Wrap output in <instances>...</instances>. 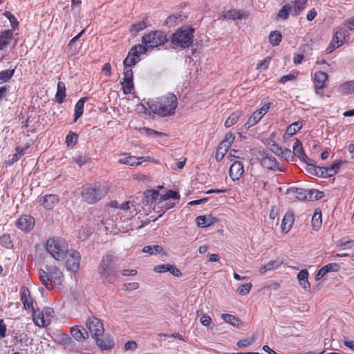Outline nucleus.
Returning a JSON list of instances; mask_svg holds the SVG:
<instances>
[{"label":"nucleus","mask_w":354,"mask_h":354,"mask_svg":"<svg viewBox=\"0 0 354 354\" xmlns=\"http://www.w3.org/2000/svg\"><path fill=\"white\" fill-rule=\"evenodd\" d=\"M147 104L153 113L167 117L175 113L178 106V99L174 93H168L156 100H149Z\"/></svg>","instance_id":"f257e3e1"},{"label":"nucleus","mask_w":354,"mask_h":354,"mask_svg":"<svg viewBox=\"0 0 354 354\" xmlns=\"http://www.w3.org/2000/svg\"><path fill=\"white\" fill-rule=\"evenodd\" d=\"M86 327L88 330V333L95 339L97 345L102 350H109L114 346V342L112 339L106 338L102 339L101 337L104 335V326L102 322L94 317L88 318L86 321Z\"/></svg>","instance_id":"f03ea898"},{"label":"nucleus","mask_w":354,"mask_h":354,"mask_svg":"<svg viewBox=\"0 0 354 354\" xmlns=\"http://www.w3.org/2000/svg\"><path fill=\"white\" fill-rule=\"evenodd\" d=\"M117 260V257L111 252L102 257L98 268V274L104 284H112L116 281L117 272L114 265Z\"/></svg>","instance_id":"7ed1b4c3"},{"label":"nucleus","mask_w":354,"mask_h":354,"mask_svg":"<svg viewBox=\"0 0 354 354\" xmlns=\"http://www.w3.org/2000/svg\"><path fill=\"white\" fill-rule=\"evenodd\" d=\"M39 279L46 289L52 290L54 285H59L64 279L62 272L55 266H45L38 270Z\"/></svg>","instance_id":"20e7f679"},{"label":"nucleus","mask_w":354,"mask_h":354,"mask_svg":"<svg viewBox=\"0 0 354 354\" xmlns=\"http://www.w3.org/2000/svg\"><path fill=\"white\" fill-rule=\"evenodd\" d=\"M81 197L88 204H95L107 194L105 186L99 183H88L82 187Z\"/></svg>","instance_id":"39448f33"},{"label":"nucleus","mask_w":354,"mask_h":354,"mask_svg":"<svg viewBox=\"0 0 354 354\" xmlns=\"http://www.w3.org/2000/svg\"><path fill=\"white\" fill-rule=\"evenodd\" d=\"M194 29L185 26L178 28L174 32L171 37V41L176 47L185 49L189 48L194 41Z\"/></svg>","instance_id":"423d86ee"},{"label":"nucleus","mask_w":354,"mask_h":354,"mask_svg":"<svg viewBox=\"0 0 354 354\" xmlns=\"http://www.w3.org/2000/svg\"><path fill=\"white\" fill-rule=\"evenodd\" d=\"M46 249L55 259L62 261L66 257L68 245L65 240L53 237L47 240Z\"/></svg>","instance_id":"0eeeda50"},{"label":"nucleus","mask_w":354,"mask_h":354,"mask_svg":"<svg viewBox=\"0 0 354 354\" xmlns=\"http://www.w3.org/2000/svg\"><path fill=\"white\" fill-rule=\"evenodd\" d=\"M168 41L165 32L160 30H153L145 34L142 37V46L146 48H157L165 44Z\"/></svg>","instance_id":"6e6552de"},{"label":"nucleus","mask_w":354,"mask_h":354,"mask_svg":"<svg viewBox=\"0 0 354 354\" xmlns=\"http://www.w3.org/2000/svg\"><path fill=\"white\" fill-rule=\"evenodd\" d=\"M32 319L35 324L39 327L48 326L54 316V310L51 308L46 307L40 309H35L32 311Z\"/></svg>","instance_id":"1a4fd4ad"},{"label":"nucleus","mask_w":354,"mask_h":354,"mask_svg":"<svg viewBox=\"0 0 354 354\" xmlns=\"http://www.w3.org/2000/svg\"><path fill=\"white\" fill-rule=\"evenodd\" d=\"M147 49L142 44L133 46L129 52L127 57L123 61L124 68L135 65L140 61V55L146 53Z\"/></svg>","instance_id":"9d476101"},{"label":"nucleus","mask_w":354,"mask_h":354,"mask_svg":"<svg viewBox=\"0 0 354 354\" xmlns=\"http://www.w3.org/2000/svg\"><path fill=\"white\" fill-rule=\"evenodd\" d=\"M259 158L261 160V165L268 169L278 171H284L276 158L272 155L268 154L266 151H259Z\"/></svg>","instance_id":"9b49d317"},{"label":"nucleus","mask_w":354,"mask_h":354,"mask_svg":"<svg viewBox=\"0 0 354 354\" xmlns=\"http://www.w3.org/2000/svg\"><path fill=\"white\" fill-rule=\"evenodd\" d=\"M270 107V103H268L264 104L259 110L254 111L248 118L245 124V127L246 128H250L258 123L263 116L268 113Z\"/></svg>","instance_id":"f8f14e48"},{"label":"nucleus","mask_w":354,"mask_h":354,"mask_svg":"<svg viewBox=\"0 0 354 354\" xmlns=\"http://www.w3.org/2000/svg\"><path fill=\"white\" fill-rule=\"evenodd\" d=\"M80 259L81 255L77 251H71L66 261L67 269L74 272H77L80 268Z\"/></svg>","instance_id":"ddd939ff"},{"label":"nucleus","mask_w":354,"mask_h":354,"mask_svg":"<svg viewBox=\"0 0 354 354\" xmlns=\"http://www.w3.org/2000/svg\"><path fill=\"white\" fill-rule=\"evenodd\" d=\"M16 226L24 232L31 231L35 226V218L30 215L21 216L15 223Z\"/></svg>","instance_id":"4468645a"},{"label":"nucleus","mask_w":354,"mask_h":354,"mask_svg":"<svg viewBox=\"0 0 354 354\" xmlns=\"http://www.w3.org/2000/svg\"><path fill=\"white\" fill-rule=\"evenodd\" d=\"M125 156L124 158H121L118 160V162L120 164H125L129 166H138L142 164V162L149 160L150 157L149 156H142V157H136L130 156L128 153H124Z\"/></svg>","instance_id":"2eb2a0df"},{"label":"nucleus","mask_w":354,"mask_h":354,"mask_svg":"<svg viewBox=\"0 0 354 354\" xmlns=\"http://www.w3.org/2000/svg\"><path fill=\"white\" fill-rule=\"evenodd\" d=\"M328 79L326 73L317 71L314 75V84L316 88V93L323 96L322 89L325 87V83Z\"/></svg>","instance_id":"dca6fc26"},{"label":"nucleus","mask_w":354,"mask_h":354,"mask_svg":"<svg viewBox=\"0 0 354 354\" xmlns=\"http://www.w3.org/2000/svg\"><path fill=\"white\" fill-rule=\"evenodd\" d=\"M58 196L53 194H46L39 198V203L46 209H52L58 203Z\"/></svg>","instance_id":"f3484780"},{"label":"nucleus","mask_w":354,"mask_h":354,"mask_svg":"<svg viewBox=\"0 0 354 354\" xmlns=\"http://www.w3.org/2000/svg\"><path fill=\"white\" fill-rule=\"evenodd\" d=\"M21 301L24 305V308L26 310H30L33 311L35 310L34 308V301L32 297L30 296V293L29 290L23 287L21 290Z\"/></svg>","instance_id":"a211bd4d"},{"label":"nucleus","mask_w":354,"mask_h":354,"mask_svg":"<svg viewBox=\"0 0 354 354\" xmlns=\"http://www.w3.org/2000/svg\"><path fill=\"white\" fill-rule=\"evenodd\" d=\"M243 172V164L241 161H235L230 168L229 175L232 180L235 181L242 176Z\"/></svg>","instance_id":"6ab92c4d"},{"label":"nucleus","mask_w":354,"mask_h":354,"mask_svg":"<svg viewBox=\"0 0 354 354\" xmlns=\"http://www.w3.org/2000/svg\"><path fill=\"white\" fill-rule=\"evenodd\" d=\"M340 164L341 163L338 162H335L329 167H319L318 169L319 171V176L322 178H328L335 175L339 172Z\"/></svg>","instance_id":"aec40b11"},{"label":"nucleus","mask_w":354,"mask_h":354,"mask_svg":"<svg viewBox=\"0 0 354 354\" xmlns=\"http://www.w3.org/2000/svg\"><path fill=\"white\" fill-rule=\"evenodd\" d=\"M153 271L157 273L169 272L171 274L176 277H180L182 274L180 270L176 268L174 265L169 263L156 266L153 268Z\"/></svg>","instance_id":"412c9836"},{"label":"nucleus","mask_w":354,"mask_h":354,"mask_svg":"<svg viewBox=\"0 0 354 354\" xmlns=\"http://www.w3.org/2000/svg\"><path fill=\"white\" fill-rule=\"evenodd\" d=\"M288 4L291 7L292 15L296 17L306 8L307 0H292Z\"/></svg>","instance_id":"4be33fe9"},{"label":"nucleus","mask_w":354,"mask_h":354,"mask_svg":"<svg viewBox=\"0 0 354 354\" xmlns=\"http://www.w3.org/2000/svg\"><path fill=\"white\" fill-rule=\"evenodd\" d=\"M287 194L299 201H307V189L299 187H290L287 190Z\"/></svg>","instance_id":"5701e85b"},{"label":"nucleus","mask_w":354,"mask_h":354,"mask_svg":"<svg viewBox=\"0 0 354 354\" xmlns=\"http://www.w3.org/2000/svg\"><path fill=\"white\" fill-rule=\"evenodd\" d=\"M292 153L295 156H297L301 161L307 163V160H309V158L304 151L301 142L298 139L295 140L292 146Z\"/></svg>","instance_id":"b1692460"},{"label":"nucleus","mask_w":354,"mask_h":354,"mask_svg":"<svg viewBox=\"0 0 354 354\" xmlns=\"http://www.w3.org/2000/svg\"><path fill=\"white\" fill-rule=\"evenodd\" d=\"M71 335L77 341H82L88 337V331L84 327L77 326L71 328Z\"/></svg>","instance_id":"393cba45"},{"label":"nucleus","mask_w":354,"mask_h":354,"mask_svg":"<svg viewBox=\"0 0 354 354\" xmlns=\"http://www.w3.org/2000/svg\"><path fill=\"white\" fill-rule=\"evenodd\" d=\"M294 223V215L292 213L287 212L282 220L281 227L282 232L287 233L291 229Z\"/></svg>","instance_id":"a878e982"},{"label":"nucleus","mask_w":354,"mask_h":354,"mask_svg":"<svg viewBox=\"0 0 354 354\" xmlns=\"http://www.w3.org/2000/svg\"><path fill=\"white\" fill-rule=\"evenodd\" d=\"M282 263L280 259L270 261L267 264L262 266L259 272L261 274H264L266 272L278 269Z\"/></svg>","instance_id":"bb28decb"},{"label":"nucleus","mask_w":354,"mask_h":354,"mask_svg":"<svg viewBox=\"0 0 354 354\" xmlns=\"http://www.w3.org/2000/svg\"><path fill=\"white\" fill-rule=\"evenodd\" d=\"M13 37L12 30H6L0 32V50L7 46Z\"/></svg>","instance_id":"cd10ccee"},{"label":"nucleus","mask_w":354,"mask_h":354,"mask_svg":"<svg viewBox=\"0 0 354 354\" xmlns=\"http://www.w3.org/2000/svg\"><path fill=\"white\" fill-rule=\"evenodd\" d=\"M216 218L211 216H207L205 215H200L196 217V222L197 225L200 227H207L216 222Z\"/></svg>","instance_id":"c85d7f7f"},{"label":"nucleus","mask_w":354,"mask_h":354,"mask_svg":"<svg viewBox=\"0 0 354 354\" xmlns=\"http://www.w3.org/2000/svg\"><path fill=\"white\" fill-rule=\"evenodd\" d=\"M88 97H84L80 99L75 104V113H74V122H77V120L81 117L84 112V103L87 101Z\"/></svg>","instance_id":"c756f323"},{"label":"nucleus","mask_w":354,"mask_h":354,"mask_svg":"<svg viewBox=\"0 0 354 354\" xmlns=\"http://www.w3.org/2000/svg\"><path fill=\"white\" fill-rule=\"evenodd\" d=\"M297 279L299 281V283L300 286H302V288L306 290H308L310 289V285L308 280V272L307 270H301L298 274H297Z\"/></svg>","instance_id":"7c9ffc66"},{"label":"nucleus","mask_w":354,"mask_h":354,"mask_svg":"<svg viewBox=\"0 0 354 354\" xmlns=\"http://www.w3.org/2000/svg\"><path fill=\"white\" fill-rule=\"evenodd\" d=\"M66 96V94L65 84L62 82H59L57 83V93L55 95L56 101L59 104H62L64 102Z\"/></svg>","instance_id":"2f4dec72"},{"label":"nucleus","mask_w":354,"mask_h":354,"mask_svg":"<svg viewBox=\"0 0 354 354\" xmlns=\"http://www.w3.org/2000/svg\"><path fill=\"white\" fill-rule=\"evenodd\" d=\"M186 16L181 13H175L169 15L165 21V24L169 27L176 25L179 21H183Z\"/></svg>","instance_id":"473e14b6"},{"label":"nucleus","mask_w":354,"mask_h":354,"mask_svg":"<svg viewBox=\"0 0 354 354\" xmlns=\"http://www.w3.org/2000/svg\"><path fill=\"white\" fill-rule=\"evenodd\" d=\"M221 317L225 322L230 324L236 328H241L243 326L242 322L233 315L223 314Z\"/></svg>","instance_id":"72a5a7b5"},{"label":"nucleus","mask_w":354,"mask_h":354,"mask_svg":"<svg viewBox=\"0 0 354 354\" xmlns=\"http://www.w3.org/2000/svg\"><path fill=\"white\" fill-rule=\"evenodd\" d=\"M144 203L146 204H151L159 196L158 191L156 189H148L143 194Z\"/></svg>","instance_id":"f704fd0d"},{"label":"nucleus","mask_w":354,"mask_h":354,"mask_svg":"<svg viewBox=\"0 0 354 354\" xmlns=\"http://www.w3.org/2000/svg\"><path fill=\"white\" fill-rule=\"evenodd\" d=\"M243 12L237 10H230L223 14V17L227 19H241L243 18Z\"/></svg>","instance_id":"c9c22d12"},{"label":"nucleus","mask_w":354,"mask_h":354,"mask_svg":"<svg viewBox=\"0 0 354 354\" xmlns=\"http://www.w3.org/2000/svg\"><path fill=\"white\" fill-rule=\"evenodd\" d=\"M242 115V112L241 111H234L226 120L225 122V126L227 128L232 127L235 124Z\"/></svg>","instance_id":"e433bc0d"},{"label":"nucleus","mask_w":354,"mask_h":354,"mask_svg":"<svg viewBox=\"0 0 354 354\" xmlns=\"http://www.w3.org/2000/svg\"><path fill=\"white\" fill-rule=\"evenodd\" d=\"M312 227L314 230H319L322 223V213L320 211H315L312 218Z\"/></svg>","instance_id":"4c0bfd02"},{"label":"nucleus","mask_w":354,"mask_h":354,"mask_svg":"<svg viewBox=\"0 0 354 354\" xmlns=\"http://www.w3.org/2000/svg\"><path fill=\"white\" fill-rule=\"evenodd\" d=\"M342 92L345 95L354 93V80L346 81L339 86Z\"/></svg>","instance_id":"58836bf2"},{"label":"nucleus","mask_w":354,"mask_h":354,"mask_svg":"<svg viewBox=\"0 0 354 354\" xmlns=\"http://www.w3.org/2000/svg\"><path fill=\"white\" fill-rule=\"evenodd\" d=\"M290 15H292L291 7L288 3H286L279 10L277 14V19L286 20Z\"/></svg>","instance_id":"ea45409f"},{"label":"nucleus","mask_w":354,"mask_h":354,"mask_svg":"<svg viewBox=\"0 0 354 354\" xmlns=\"http://www.w3.org/2000/svg\"><path fill=\"white\" fill-rule=\"evenodd\" d=\"M180 196L178 192L174 190H169L167 193L160 196L158 204L164 203L169 199H178Z\"/></svg>","instance_id":"a19ab883"},{"label":"nucleus","mask_w":354,"mask_h":354,"mask_svg":"<svg viewBox=\"0 0 354 354\" xmlns=\"http://www.w3.org/2000/svg\"><path fill=\"white\" fill-rule=\"evenodd\" d=\"M163 248L158 245H147L142 248V252L149 253L151 255H154L162 252Z\"/></svg>","instance_id":"79ce46f5"},{"label":"nucleus","mask_w":354,"mask_h":354,"mask_svg":"<svg viewBox=\"0 0 354 354\" xmlns=\"http://www.w3.org/2000/svg\"><path fill=\"white\" fill-rule=\"evenodd\" d=\"M307 201H313L321 199L324 196V193L317 189H307Z\"/></svg>","instance_id":"37998d69"},{"label":"nucleus","mask_w":354,"mask_h":354,"mask_svg":"<svg viewBox=\"0 0 354 354\" xmlns=\"http://www.w3.org/2000/svg\"><path fill=\"white\" fill-rule=\"evenodd\" d=\"M302 127V124L300 122H295L290 124L286 131V133L289 136H292L295 135L297 132H298L301 128Z\"/></svg>","instance_id":"c03bdc74"},{"label":"nucleus","mask_w":354,"mask_h":354,"mask_svg":"<svg viewBox=\"0 0 354 354\" xmlns=\"http://www.w3.org/2000/svg\"><path fill=\"white\" fill-rule=\"evenodd\" d=\"M281 34L279 31H272L270 33L269 40L273 46H278L281 41Z\"/></svg>","instance_id":"a18cd8bd"},{"label":"nucleus","mask_w":354,"mask_h":354,"mask_svg":"<svg viewBox=\"0 0 354 354\" xmlns=\"http://www.w3.org/2000/svg\"><path fill=\"white\" fill-rule=\"evenodd\" d=\"M334 32L337 35H338L339 38L342 41L344 40V43H346L349 39V33L347 30L342 27H337L334 29Z\"/></svg>","instance_id":"49530a36"},{"label":"nucleus","mask_w":354,"mask_h":354,"mask_svg":"<svg viewBox=\"0 0 354 354\" xmlns=\"http://www.w3.org/2000/svg\"><path fill=\"white\" fill-rule=\"evenodd\" d=\"M0 244L2 247L11 249L13 247V244L11 241L10 235L9 234H3L0 237Z\"/></svg>","instance_id":"de8ad7c7"},{"label":"nucleus","mask_w":354,"mask_h":354,"mask_svg":"<svg viewBox=\"0 0 354 354\" xmlns=\"http://www.w3.org/2000/svg\"><path fill=\"white\" fill-rule=\"evenodd\" d=\"M121 84L123 93L125 95L132 93L134 88L133 81L123 80Z\"/></svg>","instance_id":"09e8293b"},{"label":"nucleus","mask_w":354,"mask_h":354,"mask_svg":"<svg viewBox=\"0 0 354 354\" xmlns=\"http://www.w3.org/2000/svg\"><path fill=\"white\" fill-rule=\"evenodd\" d=\"M229 149L230 148H228L227 147L219 144L215 155V158L217 162H220L222 160L225 154L227 152Z\"/></svg>","instance_id":"8fccbe9b"},{"label":"nucleus","mask_w":354,"mask_h":354,"mask_svg":"<svg viewBox=\"0 0 354 354\" xmlns=\"http://www.w3.org/2000/svg\"><path fill=\"white\" fill-rule=\"evenodd\" d=\"M15 69H7L0 72V80L3 82H8L15 74Z\"/></svg>","instance_id":"3c124183"},{"label":"nucleus","mask_w":354,"mask_h":354,"mask_svg":"<svg viewBox=\"0 0 354 354\" xmlns=\"http://www.w3.org/2000/svg\"><path fill=\"white\" fill-rule=\"evenodd\" d=\"M252 284L251 283H247L241 285L237 288L236 290L239 295L245 296V295H247L250 292V291L252 289Z\"/></svg>","instance_id":"603ef678"},{"label":"nucleus","mask_w":354,"mask_h":354,"mask_svg":"<svg viewBox=\"0 0 354 354\" xmlns=\"http://www.w3.org/2000/svg\"><path fill=\"white\" fill-rule=\"evenodd\" d=\"M88 160L89 158L84 155H79L73 158V162L76 163L80 167L86 165Z\"/></svg>","instance_id":"864d4df0"},{"label":"nucleus","mask_w":354,"mask_h":354,"mask_svg":"<svg viewBox=\"0 0 354 354\" xmlns=\"http://www.w3.org/2000/svg\"><path fill=\"white\" fill-rule=\"evenodd\" d=\"M77 140V135L73 132H70L66 138V142L68 146H74Z\"/></svg>","instance_id":"5fc2aeb1"},{"label":"nucleus","mask_w":354,"mask_h":354,"mask_svg":"<svg viewBox=\"0 0 354 354\" xmlns=\"http://www.w3.org/2000/svg\"><path fill=\"white\" fill-rule=\"evenodd\" d=\"M147 27V23L145 21H141L137 24H133L131 26V30L138 32L144 30Z\"/></svg>","instance_id":"6e6d98bb"},{"label":"nucleus","mask_w":354,"mask_h":354,"mask_svg":"<svg viewBox=\"0 0 354 354\" xmlns=\"http://www.w3.org/2000/svg\"><path fill=\"white\" fill-rule=\"evenodd\" d=\"M234 136L232 133H227L225 135V140H223L220 144L230 148L234 140Z\"/></svg>","instance_id":"4d7b16f0"},{"label":"nucleus","mask_w":354,"mask_h":354,"mask_svg":"<svg viewBox=\"0 0 354 354\" xmlns=\"http://www.w3.org/2000/svg\"><path fill=\"white\" fill-rule=\"evenodd\" d=\"M270 57H267L260 62L257 64V68L260 71H265L266 70L270 64Z\"/></svg>","instance_id":"13d9d810"},{"label":"nucleus","mask_w":354,"mask_h":354,"mask_svg":"<svg viewBox=\"0 0 354 354\" xmlns=\"http://www.w3.org/2000/svg\"><path fill=\"white\" fill-rule=\"evenodd\" d=\"M342 46V43L338 41L331 40L329 45L328 46L326 51L327 53H331L336 48Z\"/></svg>","instance_id":"bf43d9fd"},{"label":"nucleus","mask_w":354,"mask_h":354,"mask_svg":"<svg viewBox=\"0 0 354 354\" xmlns=\"http://www.w3.org/2000/svg\"><path fill=\"white\" fill-rule=\"evenodd\" d=\"M5 15L6 16V17L9 19L12 29H15L16 28H17V26L19 25V22H18L17 19L15 17V16L12 15L9 12H7Z\"/></svg>","instance_id":"052dcab7"},{"label":"nucleus","mask_w":354,"mask_h":354,"mask_svg":"<svg viewBox=\"0 0 354 354\" xmlns=\"http://www.w3.org/2000/svg\"><path fill=\"white\" fill-rule=\"evenodd\" d=\"M279 156L283 158L286 160H290L293 158L292 152L288 148H283L282 153Z\"/></svg>","instance_id":"680f3d73"},{"label":"nucleus","mask_w":354,"mask_h":354,"mask_svg":"<svg viewBox=\"0 0 354 354\" xmlns=\"http://www.w3.org/2000/svg\"><path fill=\"white\" fill-rule=\"evenodd\" d=\"M324 267L326 268L328 272H337L340 268V266L336 263H328L324 266Z\"/></svg>","instance_id":"e2e57ef3"},{"label":"nucleus","mask_w":354,"mask_h":354,"mask_svg":"<svg viewBox=\"0 0 354 354\" xmlns=\"http://www.w3.org/2000/svg\"><path fill=\"white\" fill-rule=\"evenodd\" d=\"M200 322L202 325L208 326L212 323V319L207 314H204L201 316Z\"/></svg>","instance_id":"0e129e2a"},{"label":"nucleus","mask_w":354,"mask_h":354,"mask_svg":"<svg viewBox=\"0 0 354 354\" xmlns=\"http://www.w3.org/2000/svg\"><path fill=\"white\" fill-rule=\"evenodd\" d=\"M124 347L125 351H135L138 347V344L135 341H128L125 343Z\"/></svg>","instance_id":"69168bd1"},{"label":"nucleus","mask_w":354,"mask_h":354,"mask_svg":"<svg viewBox=\"0 0 354 354\" xmlns=\"http://www.w3.org/2000/svg\"><path fill=\"white\" fill-rule=\"evenodd\" d=\"M328 273L326 268L324 266H323L321 269H319L318 270V272H317L316 275H315V280L316 281H319L322 278H323L326 274Z\"/></svg>","instance_id":"338daca9"},{"label":"nucleus","mask_w":354,"mask_h":354,"mask_svg":"<svg viewBox=\"0 0 354 354\" xmlns=\"http://www.w3.org/2000/svg\"><path fill=\"white\" fill-rule=\"evenodd\" d=\"M270 149L275 155L279 156L280 154L282 153L283 148L279 147L277 144L273 143L270 146Z\"/></svg>","instance_id":"774afa93"}]
</instances>
